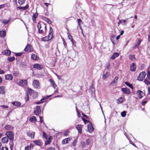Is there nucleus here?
Listing matches in <instances>:
<instances>
[{"instance_id":"f257e3e1","label":"nucleus","mask_w":150,"mask_h":150,"mask_svg":"<svg viewBox=\"0 0 150 150\" xmlns=\"http://www.w3.org/2000/svg\"><path fill=\"white\" fill-rule=\"evenodd\" d=\"M53 30L52 28L50 27L49 33L47 37L43 38L41 40L43 41H46L51 40L53 37Z\"/></svg>"},{"instance_id":"f03ea898","label":"nucleus","mask_w":150,"mask_h":150,"mask_svg":"<svg viewBox=\"0 0 150 150\" xmlns=\"http://www.w3.org/2000/svg\"><path fill=\"white\" fill-rule=\"evenodd\" d=\"M37 27L38 30V32L40 34H42L44 35H45L46 33L47 28V26L45 25L44 26V29L45 30V32L44 33L42 30V29H41L42 26L41 24L40 23H38L37 25Z\"/></svg>"},{"instance_id":"7ed1b4c3","label":"nucleus","mask_w":150,"mask_h":150,"mask_svg":"<svg viewBox=\"0 0 150 150\" xmlns=\"http://www.w3.org/2000/svg\"><path fill=\"white\" fill-rule=\"evenodd\" d=\"M5 135L10 141H13V140L14 135L12 132L10 131H7L6 132Z\"/></svg>"},{"instance_id":"20e7f679","label":"nucleus","mask_w":150,"mask_h":150,"mask_svg":"<svg viewBox=\"0 0 150 150\" xmlns=\"http://www.w3.org/2000/svg\"><path fill=\"white\" fill-rule=\"evenodd\" d=\"M146 75V73L145 72L142 71L140 73L139 76H138L137 79L139 81H142Z\"/></svg>"},{"instance_id":"39448f33","label":"nucleus","mask_w":150,"mask_h":150,"mask_svg":"<svg viewBox=\"0 0 150 150\" xmlns=\"http://www.w3.org/2000/svg\"><path fill=\"white\" fill-rule=\"evenodd\" d=\"M33 85L36 88H40V84L39 81L36 80H34L33 82Z\"/></svg>"},{"instance_id":"423d86ee","label":"nucleus","mask_w":150,"mask_h":150,"mask_svg":"<svg viewBox=\"0 0 150 150\" xmlns=\"http://www.w3.org/2000/svg\"><path fill=\"white\" fill-rule=\"evenodd\" d=\"M121 90L124 94L129 95L131 93V91L130 89L128 88H122Z\"/></svg>"},{"instance_id":"0eeeda50","label":"nucleus","mask_w":150,"mask_h":150,"mask_svg":"<svg viewBox=\"0 0 150 150\" xmlns=\"http://www.w3.org/2000/svg\"><path fill=\"white\" fill-rule=\"evenodd\" d=\"M94 129V128L91 123L87 125V131L90 133L92 132Z\"/></svg>"},{"instance_id":"6e6552de","label":"nucleus","mask_w":150,"mask_h":150,"mask_svg":"<svg viewBox=\"0 0 150 150\" xmlns=\"http://www.w3.org/2000/svg\"><path fill=\"white\" fill-rule=\"evenodd\" d=\"M137 94L138 95L139 98V99L142 98L145 95L144 93L142 92L141 90H138L137 91Z\"/></svg>"},{"instance_id":"1a4fd4ad","label":"nucleus","mask_w":150,"mask_h":150,"mask_svg":"<svg viewBox=\"0 0 150 150\" xmlns=\"http://www.w3.org/2000/svg\"><path fill=\"white\" fill-rule=\"evenodd\" d=\"M18 84L21 86H24L27 85V81L26 80H22L19 82Z\"/></svg>"},{"instance_id":"9d476101","label":"nucleus","mask_w":150,"mask_h":150,"mask_svg":"<svg viewBox=\"0 0 150 150\" xmlns=\"http://www.w3.org/2000/svg\"><path fill=\"white\" fill-rule=\"evenodd\" d=\"M33 67L34 68L39 70H41L43 68L42 65L37 64H34Z\"/></svg>"},{"instance_id":"9b49d317","label":"nucleus","mask_w":150,"mask_h":150,"mask_svg":"<svg viewBox=\"0 0 150 150\" xmlns=\"http://www.w3.org/2000/svg\"><path fill=\"white\" fill-rule=\"evenodd\" d=\"M136 69V64L135 63H132L130 66V70L132 71H134Z\"/></svg>"},{"instance_id":"f8f14e48","label":"nucleus","mask_w":150,"mask_h":150,"mask_svg":"<svg viewBox=\"0 0 150 150\" xmlns=\"http://www.w3.org/2000/svg\"><path fill=\"white\" fill-rule=\"evenodd\" d=\"M41 112V109L40 107L37 106L36 108V110L34 111V114L36 115H38Z\"/></svg>"},{"instance_id":"ddd939ff","label":"nucleus","mask_w":150,"mask_h":150,"mask_svg":"<svg viewBox=\"0 0 150 150\" xmlns=\"http://www.w3.org/2000/svg\"><path fill=\"white\" fill-rule=\"evenodd\" d=\"M71 140V138L70 137L67 138L63 139L62 142V144H68Z\"/></svg>"},{"instance_id":"4468645a","label":"nucleus","mask_w":150,"mask_h":150,"mask_svg":"<svg viewBox=\"0 0 150 150\" xmlns=\"http://www.w3.org/2000/svg\"><path fill=\"white\" fill-rule=\"evenodd\" d=\"M82 126L81 125H78L76 126V128L79 133H82Z\"/></svg>"},{"instance_id":"2eb2a0df","label":"nucleus","mask_w":150,"mask_h":150,"mask_svg":"<svg viewBox=\"0 0 150 150\" xmlns=\"http://www.w3.org/2000/svg\"><path fill=\"white\" fill-rule=\"evenodd\" d=\"M51 96V95H49V96H46L45 97L43 98L42 99L40 100V101L36 102V104H40V103H43L44 102V101H43L44 100H45L46 99H48L49 97H50Z\"/></svg>"},{"instance_id":"dca6fc26","label":"nucleus","mask_w":150,"mask_h":150,"mask_svg":"<svg viewBox=\"0 0 150 150\" xmlns=\"http://www.w3.org/2000/svg\"><path fill=\"white\" fill-rule=\"evenodd\" d=\"M41 18L43 20L45 21L49 24H51L52 23V21H51L48 18H47L44 16H42Z\"/></svg>"},{"instance_id":"f3484780","label":"nucleus","mask_w":150,"mask_h":150,"mask_svg":"<svg viewBox=\"0 0 150 150\" xmlns=\"http://www.w3.org/2000/svg\"><path fill=\"white\" fill-rule=\"evenodd\" d=\"M6 32L5 30L0 31V37L2 38H4L6 35Z\"/></svg>"},{"instance_id":"a211bd4d","label":"nucleus","mask_w":150,"mask_h":150,"mask_svg":"<svg viewBox=\"0 0 150 150\" xmlns=\"http://www.w3.org/2000/svg\"><path fill=\"white\" fill-rule=\"evenodd\" d=\"M8 141V139L6 137H4L2 138L1 142L3 143H7Z\"/></svg>"},{"instance_id":"6ab92c4d","label":"nucleus","mask_w":150,"mask_h":150,"mask_svg":"<svg viewBox=\"0 0 150 150\" xmlns=\"http://www.w3.org/2000/svg\"><path fill=\"white\" fill-rule=\"evenodd\" d=\"M5 77L6 80H11L13 79V76L11 74L6 75Z\"/></svg>"},{"instance_id":"aec40b11","label":"nucleus","mask_w":150,"mask_h":150,"mask_svg":"<svg viewBox=\"0 0 150 150\" xmlns=\"http://www.w3.org/2000/svg\"><path fill=\"white\" fill-rule=\"evenodd\" d=\"M119 56V54L117 52L114 53L111 57V59H114Z\"/></svg>"},{"instance_id":"412c9836","label":"nucleus","mask_w":150,"mask_h":150,"mask_svg":"<svg viewBox=\"0 0 150 150\" xmlns=\"http://www.w3.org/2000/svg\"><path fill=\"white\" fill-rule=\"evenodd\" d=\"M49 81L50 82L51 84L52 85V86L55 88L56 85L54 80L52 79H50L49 80Z\"/></svg>"},{"instance_id":"4be33fe9","label":"nucleus","mask_w":150,"mask_h":150,"mask_svg":"<svg viewBox=\"0 0 150 150\" xmlns=\"http://www.w3.org/2000/svg\"><path fill=\"white\" fill-rule=\"evenodd\" d=\"M29 120L31 122H34L36 121V119L35 117L34 116L30 118Z\"/></svg>"},{"instance_id":"5701e85b","label":"nucleus","mask_w":150,"mask_h":150,"mask_svg":"<svg viewBox=\"0 0 150 150\" xmlns=\"http://www.w3.org/2000/svg\"><path fill=\"white\" fill-rule=\"evenodd\" d=\"M110 76L109 72H107L105 74H103L102 76V79L103 80H105L107 77Z\"/></svg>"},{"instance_id":"b1692460","label":"nucleus","mask_w":150,"mask_h":150,"mask_svg":"<svg viewBox=\"0 0 150 150\" xmlns=\"http://www.w3.org/2000/svg\"><path fill=\"white\" fill-rule=\"evenodd\" d=\"M29 8V5L28 4L25 6L24 7H18L17 8L20 9H22L23 10L27 9Z\"/></svg>"},{"instance_id":"393cba45","label":"nucleus","mask_w":150,"mask_h":150,"mask_svg":"<svg viewBox=\"0 0 150 150\" xmlns=\"http://www.w3.org/2000/svg\"><path fill=\"white\" fill-rule=\"evenodd\" d=\"M12 104L15 106L18 107L20 106L21 105V103L20 102L17 101L13 102L12 103Z\"/></svg>"},{"instance_id":"a878e982","label":"nucleus","mask_w":150,"mask_h":150,"mask_svg":"<svg viewBox=\"0 0 150 150\" xmlns=\"http://www.w3.org/2000/svg\"><path fill=\"white\" fill-rule=\"evenodd\" d=\"M118 77L117 76H116L115 78L112 81L111 83V84H113L115 83H117V81H118Z\"/></svg>"},{"instance_id":"bb28decb","label":"nucleus","mask_w":150,"mask_h":150,"mask_svg":"<svg viewBox=\"0 0 150 150\" xmlns=\"http://www.w3.org/2000/svg\"><path fill=\"white\" fill-rule=\"evenodd\" d=\"M27 135L30 137H32V136L33 135V138L34 137V135H35V133L34 132H27Z\"/></svg>"},{"instance_id":"cd10ccee","label":"nucleus","mask_w":150,"mask_h":150,"mask_svg":"<svg viewBox=\"0 0 150 150\" xmlns=\"http://www.w3.org/2000/svg\"><path fill=\"white\" fill-rule=\"evenodd\" d=\"M38 14L36 13L35 14H34L33 16L32 19L34 22L36 21V19L38 17Z\"/></svg>"},{"instance_id":"c85d7f7f","label":"nucleus","mask_w":150,"mask_h":150,"mask_svg":"<svg viewBox=\"0 0 150 150\" xmlns=\"http://www.w3.org/2000/svg\"><path fill=\"white\" fill-rule=\"evenodd\" d=\"M34 91H34L33 90L30 88H28V89L27 92H28L30 96H31L32 95V94L33 93Z\"/></svg>"},{"instance_id":"c756f323","label":"nucleus","mask_w":150,"mask_h":150,"mask_svg":"<svg viewBox=\"0 0 150 150\" xmlns=\"http://www.w3.org/2000/svg\"><path fill=\"white\" fill-rule=\"evenodd\" d=\"M30 45H27L24 49V50L26 52H28L30 50Z\"/></svg>"},{"instance_id":"7c9ffc66","label":"nucleus","mask_w":150,"mask_h":150,"mask_svg":"<svg viewBox=\"0 0 150 150\" xmlns=\"http://www.w3.org/2000/svg\"><path fill=\"white\" fill-rule=\"evenodd\" d=\"M141 40L140 39H139L138 40V41L137 42V43L135 44V45L134 46V48H136V47H138V46L140 45V44L141 43Z\"/></svg>"},{"instance_id":"2f4dec72","label":"nucleus","mask_w":150,"mask_h":150,"mask_svg":"<svg viewBox=\"0 0 150 150\" xmlns=\"http://www.w3.org/2000/svg\"><path fill=\"white\" fill-rule=\"evenodd\" d=\"M33 142L36 145L40 146L41 145V142L40 140H35Z\"/></svg>"},{"instance_id":"473e14b6","label":"nucleus","mask_w":150,"mask_h":150,"mask_svg":"<svg viewBox=\"0 0 150 150\" xmlns=\"http://www.w3.org/2000/svg\"><path fill=\"white\" fill-rule=\"evenodd\" d=\"M125 83L126 85H127V86H128L132 89H133V87L132 84L129 83L127 81L125 82Z\"/></svg>"},{"instance_id":"72a5a7b5","label":"nucleus","mask_w":150,"mask_h":150,"mask_svg":"<svg viewBox=\"0 0 150 150\" xmlns=\"http://www.w3.org/2000/svg\"><path fill=\"white\" fill-rule=\"evenodd\" d=\"M4 87L0 86V93L4 94L5 92L4 91Z\"/></svg>"},{"instance_id":"f704fd0d","label":"nucleus","mask_w":150,"mask_h":150,"mask_svg":"<svg viewBox=\"0 0 150 150\" xmlns=\"http://www.w3.org/2000/svg\"><path fill=\"white\" fill-rule=\"evenodd\" d=\"M5 54L9 56L11 54V51L9 50H7L5 51Z\"/></svg>"},{"instance_id":"c9c22d12","label":"nucleus","mask_w":150,"mask_h":150,"mask_svg":"<svg viewBox=\"0 0 150 150\" xmlns=\"http://www.w3.org/2000/svg\"><path fill=\"white\" fill-rule=\"evenodd\" d=\"M37 57L36 55H35V54H32L31 56V58L34 60H36L37 59Z\"/></svg>"},{"instance_id":"e433bc0d","label":"nucleus","mask_w":150,"mask_h":150,"mask_svg":"<svg viewBox=\"0 0 150 150\" xmlns=\"http://www.w3.org/2000/svg\"><path fill=\"white\" fill-rule=\"evenodd\" d=\"M67 35L68 38L69 40H71L73 39L72 35L69 33L67 32Z\"/></svg>"},{"instance_id":"4c0bfd02","label":"nucleus","mask_w":150,"mask_h":150,"mask_svg":"<svg viewBox=\"0 0 150 150\" xmlns=\"http://www.w3.org/2000/svg\"><path fill=\"white\" fill-rule=\"evenodd\" d=\"M31 96H32L33 98H36L38 96V93L37 92L34 91Z\"/></svg>"},{"instance_id":"58836bf2","label":"nucleus","mask_w":150,"mask_h":150,"mask_svg":"<svg viewBox=\"0 0 150 150\" xmlns=\"http://www.w3.org/2000/svg\"><path fill=\"white\" fill-rule=\"evenodd\" d=\"M15 59V58L14 57H8V60L10 62H11L13 61Z\"/></svg>"},{"instance_id":"ea45409f","label":"nucleus","mask_w":150,"mask_h":150,"mask_svg":"<svg viewBox=\"0 0 150 150\" xmlns=\"http://www.w3.org/2000/svg\"><path fill=\"white\" fill-rule=\"evenodd\" d=\"M25 1V0H18V2L20 5H22L23 4Z\"/></svg>"},{"instance_id":"a19ab883","label":"nucleus","mask_w":150,"mask_h":150,"mask_svg":"<svg viewBox=\"0 0 150 150\" xmlns=\"http://www.w3.org/2000/svg\"><path fill=\"white\" fill-rule=\"evenodd\" d=\"M123 102L122 98V97H120L117 100V103H120Z\"/></svg>"},{"instance_id":"79ce46f5","label":"nucleus","mask_w":150,"mask_h":150,"mask_svg":"<svg viewBox=\"0 0 150 150\" xmlns=\"http://www.w3.org/2000/svg\"><path fill=\"white\" fill-rule=\"evenodd\" d=\"M90 89L91 91L92 92H95V89L93 84H92L91 86L90 87Z\"/></svg>"},{"instance_id":"37998d69","label":"nucleus","mask_w":150,"mask_h":150,"mask_svg":"<svg viewBox=\"0 0 150 150\" xmlns=\"http://www.w3.org/2000/svg\"><path fill=\"white\" fill-rule=\"evenodd\" d=\"M129 59L132 60H134L135 59V57L133 55H130L129 56Z\"/></svg>"},{"instance_id":"c03bdc74","label":"nucleus","mask_w":150,"mask_h":150,"mask_svg":"<svg viewBox=\"0 0 150 150\" xmlns=\"http://www.w3.org/2000/svg\"><path fill=\"white\" fill-rule=\"evenodd\" d=\"M10 145V148L11 149V150H12V147L13 145V142H10L9 144Z\"/></svg>"},{"instance_id":"a18cd8bd","label":"nucleus","mask_w":150,"mask_h":150,"mask_svg":"<svg viewBox=\"0 0 150 150\" xmlns=\"http://www.w3.org/2000/svg\"><path fill=\"white\" fill-rule=\"evenodd\" d=\"M81 145L82 148L84 147L86 144V143L83 142H81L80 144Z\"/></svg>"},{"instance_id":"49530a36","label":"nucleus","mask_w":150,"mask_h":150,"mask_svg":"<svg viewBox=\"0 0 150 150\" xmlns=\"http://www.w3.org/2000/svg\"><path fill=\"white\" fill-rule=\"evenodd\" d=\"M25 101H27L29 100V96L28 92H27L26 96L25 98Z\"/></svg>"},{"instance_id":"de8ad7c7","label":"nucleus","mask_w":150,"mask_h":150,"mask_svg":"<svg viewBox=\"0 0 150 150\" xmlns=\"http://www.w3.org/2000/svg\"><path fill=\"white\" fill-rule=\"evenodd\" d=\"M119 22L122 25H123L125 23V22H126V20H119Z\"/></svg>"},{"instance_id":"09e8293b","label":"nucleus","mask_w":150,"mask_h":150,"mask_svg":"<svg viewBox=\"0 0 150 150\" xmlns=\"http://www.w3.org/2000/svg\"><path fill=\"white\" fill-rule=\"evenodd\" d=\"M126 115V112L125 111H123L121 112V115L122 117H125Z\"/></svg>"},{"instance_id":"8fccbe9b","label":"nucleus","mask_w":150,"mask_h":150,"mask_svg":"<svg viewBox=\"0 0 150 150\" xmlns=\"http://www.w3.org/2000/svg\"><path fill=\"white\" fill-rule=\"evenodd\" d=\"M144 83L147 85L150 84V82L146 79L144 80Z\"/></svg>"},{"instance_id":"3c124183","label":"nucleus","mask_w":150,"mask_h":150,"mask_svg":"<svg viewBox=\"0 0 150 150\" xmlns=\"http://www.w3.org/2000/svg\"><path fill=\"white\" fill-rule=\"evenodd\" d=\"M5 128L7 130L11 129V126L9 125H7L5 126Z\"/></svg>"},{"instance_id":"603ef678","label":"nucleus","mask_w":150,"mask_h":150,"mask_svg":"<svg viewBox=\"0 0 150 150\" xmlns=\"http://www.w3.org/2000/svg\"><path fill=\"white\" fill-rule=\"evenodd\" d=\"M69 131L67 130L65 132L63 133V135L64 136H67L68 135L69 133Z\"/></svg>"},{"instance_id":"864d4df0","label":"nucleus","mask_w":150,"mask_h":150,"mask_svg":"<svg viewBox=\"0 0 150 150\" xmlns=\"http://www.w3.org/2000/svg\"><path fill=\"white\" fill-rule=\"evenodd\" d=\"M9 20H4L3 21V23L5 24H8L9 22Z\"/></svg>"},{"instance_id":"5fc2aeb1","label":"nucleus","mask_w":150,"mask_h":150,"mask_svg":"<svg viewBox=\"0 0 150 150\" xmlns=\"http://www.w3.org/2000/svg\"><path fill=\"white\" fill-rule=\"evenodd\" d=\"M51 140H47L45 142V145H47L49 144H50L51 142Z\"/></svg>"},{"instance_id":"6e6d98bb","label":"nucleus","mask_w":150,"mask_h":150,"mask_svg":"<svg viewBox=\"0 0 150 150\" xmlns=\"http://www.w3.org/2000/svg\"><path fill=\"white\" fill-rule=\"evenodd\" d=\"M86 144L87 145H88L90 144V140L89 139H87L86 142Z\"/></svg>"},{"instance_id":"4d7b16f0","label":"nucleus","mask_w":150,"mask_h":150,"mask_svg":"<svg viewBox=\"0 0 150 150\" xmlns=\"http://www.w3.org/2000/svg\"><path fill=\"white\" fill-rule=\"evenodd\" d=\"M42 133H43V137L44 138L47 139V136L46 134L45 133V132H43Z\"/></svg>"},{"instance_id":"13d9d810","label":"nucleus","mask_w":150,"mask_h":150,"mask_svg":"<svg viewBox=\"0 0 150 150\" xmlns=\"http://www.w3.org/2000/svg\"><path fill=\"white\" fill-rule=\"evenodd\" d=\"M77 143V140H74L73 141L72 144L74 146H76V143Z\"/></svg>"},{"instance_id":"bf43d9fd","label":"nucleus","mask_w":150,"mask_h":150,"mask_svg":"<svg viewBox=\"0 0 150 150\" xmlns=\"http://www.w3.org/2000/svg\"><path fill=\"white\" fill-rule=\"evenodd\" d=\"M78 21V23L79 25V27H81L80 26V23L82 22V21L80 19H77Z\"/></svg>"},{"instance_id":"052dcab7","label":"nucleus","mask_w":150,"mask_h":150,"mask_svg":"<svg viewBox=\"0 0 150 150\" xmlns=\"http://www.w3.org/2000/svg\"><path fill=\"white\" fill-rule=\"evenodd\" d=\"M147 100H143L142 102V105H144L146 103Z\"/></svg>"},{"instance_id":"680f3d73","label":"nucleus","mask_w":150,"mask_h":150,"mask_svg":"<svg viewBox=\"0 0 150 150\" xmlns=\"http://www.w3.org/2000/svg\"><path fill=\"white\" fill-rule=\"evenodd\" d=\"M22 54L21 52L17 53H16L15 55L16 56H20Z\"/></svg>"},{"instance_id":"e2e57ef3","label":"nucleus","mask_w":150,"mask_h":150,"mask_svg":"<svg viewBox=\"0 0 150 150\" xmlns=\"http://www.w3.org/2000/svg\"><path fill=\"white\" fill-rule=\"evenodd\" d=\"M147 78L150 80V72L148 71L147 73Z\"/></svg>"},{"instance_id":"0e129e2a","label":"nucleus","mask_w":150,"mask_h":150,"mask_svg":"<svg viewBox=\"0 0 150 150\" xmlns=\"http://www.w3.org/2000/svg\"><path fill=\"white\" fill-rule=\"evenodd\" d=\"M110 64H108L106 66L105 68L108 69H109L110 68Z\"/></svg>"},{"instance_id":"69168bd1","label":"nucleus","mask_w":150,"mask_h":150,"mask_svg":"<svg viewBox=\"0 0 150 150\" xmlns=\"http://www.w3.org/2000/svg\"><path fill=\"white\" fill-rule=\"evenodd\" d=\"M47 150H55V148L54 147H50L47 149Z\"/></svg>"},{"instance_id":"338daca9","label":"nucleus","mask_w":150,"mask_h":150,"mask_svg":"<svg viewBox=\"0 0 150 150\" xmlns=\"http://www.w3.org/2000/svg\"><path fill=\"white\" fill-rule=\"evenodd\" d=\"M39 118L40 120V123H41L43 122V119L42 117L40 116H39Z\"/></svg>"},{"instance_id":"774afa93","label":"nucleus","mask_w":150,"mask_h":150,"mask_svg":"<svg viewBox=\"0 0 150 150\" xmlns=\"http://www.w3.org/2000/svg\"><path fill=\"white\" fill-rule=\"evenodd\" d=\"M25 150H29L30 149V147L29 146H27L25 147Z\"/></svg>"}]
</instances>
